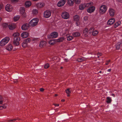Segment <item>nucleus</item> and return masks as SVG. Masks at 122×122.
I'll return each instance as SVG.
<instances>
[{"label": "nucleus", "instance_id": "f257e3e1", "mask_svg": "<svg viewBox=\"0 0 122 122\" xmlns=\"http://www.w3.org/2000/svg\"><path fill=\"white\" fill-rule=\"evenodd\" d=\"M19 34L18 33H15L13 35L14 37L13 43L15 45L18 46L19 44V42L20 40V38L19 36Z\"/></svg>", "mask_w": 122, "mask_h": 122}, {"label": "nucleus", "instance_id": "f03ea898", "mask_svg": "<svg viewBox=\"0 0 122 122\" xmlns=\"http://www.w3.org/2000/svg\"><path fill=\"white\" fill-rule=\"evenodd\" d=\"M38 21L39 19L37 18H35L31 20L29 24L30 25L34 26L37 25Z\"/></svg>", "mask_w": 122, "mask_h": 122}, {"label": "nucleus", "instance_id": "7ed1b4c3", "mask_svg": "<svg viewBox=\"0 0 122 122\" xmlns=\"http://www.w3.org/2000/svg\"><path fill=\"white\" fill-rule=\"evenodd\" d=\"M107 10V6L105 5H102L100 7L99 11L100 13L103 14L106 12Z\"/></svg>", "mask_w": 122, "mask_h": 122}, {"label": "nucleus", "instance_id": "20e7f679", "mask_svg": "<svg viewBox=\"0 0 122 122\" xmlns=\"http://www.w3.org/2000/svg\"><path fill=\"white\" fill-rule=\"evenodd\" d=\"M88 4H90V5L88 7V8L87 10V12L89 13H91L93 12L95 10V8L94 6L92 5L93 3L91 2L88 3Z\"/></svg>", "mask_w": 122, "mask_h": 122}, {"label": "nucleus", "instance_id": "39448f33", "mask_svg": "<svg viewBox=\"0 0 122 122\" xmlns=\"http://www.w3.org/2000/svg\"><path fill=\"white\" fill-rule=\"evenodd\" d=\"M10 40L9 37H6L2 39L0 42V45L4 46Z\"/></svg>", "mask_w": 122, "mask_h": 122}, {"label": "nucleus", "instance_id": "423d86ee", "mask_svg": "<svg viewBox=\"0 0 122 122\" xmlns=\"http://www.w3.org/2000/svg\"><path fill=\"white\" fill-rule=\"evenodd\" d=\"M74 19L76 21V24L77 26H79L80 24L79 21V17L77 15H75L74 17Z\"/></svg>", "mask_w": 122, "mask_h": 122}, {"label": "nucleus", "instance_id": "0eeeda50", "mask_svg": "<svg viewBox=\"0 0 122 122\" xmlns=\"http://www.w3.org/2000/svg\"><path fill=\"white\" fill-rule=\"evenodd\" d=\"M51 13L50 11L49 10L45 11L43 13L44 17L46 18L49 17L51 16Z\"/></svg>", "mask_w": 122, "mask_h": 122}, {"label": "nucleus", "instance_id": "6e6552de", "mask_svg": "<svg viewBox=\"0 0 122 122\" xmlns=\"http://www.w3.org/2000/svg\"><path fill=\"white\" fill-rule=\"evenodd\" d=\"M58 35V33L56 32H53L48 36V38H55L57 37Z\"/></svg>", "mask_w": 122, "mask_h": 122}, {"label": "nucleus", "instance_id": "1a4fd4ad", "mask_svg": "<svg viewBox=\"0 0 122 122\" xmlns=\"http://www.w3.org/2000/svg\"><path fill=\"white\" fill-rule=\"evenodd\" d=\"M90 5V4L85 3L81 4L79 5V9L80 10H81L84 9L86 7H88Z\"/></svg>", "mask_w": 122, "mask_h": 122}, {"label": "nucleus", "instance_id": "9d476101", "mask_svg": "<svg viewBox=\"0 0 122 122\" xmlns=\"http://www.w3.org/2000/svg\"><path fill=\"white\" fill-rule=\"evenodd\" d=\"M61 16L63 18L66 19H68L69 17V13L67 12H64L62 13Z\"/></svg>", "mask_w": 122, "mask_h": 122}, {"label": "nucleus", "instance_id": "9b49d317", "mask_svg": "<svg viewBox=\"0 0 122 122\" xmlns=\"http://www.w3.org/2000/svg\"><path fill=\"white\" fill-rule=\"evenodd\" d=\"M5 9L7 11L10 12L12 10L13 8L11 5L10 4H7L5 6Z\"/></svg>", "mask_w": 122, "mask_h": 122}, {"label": "nucleus", "instance_id": "f8f14e48", "mask_svg": "<svg viewBox=\"0 0 122 122\" xmlns=\"http://www.w3.org/2000/svg\"><path fill=\"white\" fill-rule=\"evenodd\" d=\"M66 2V0H60L57 4V6L59 7H61L63 6Z\"/></svg>", "mask_w": 122, "mask_h": 122}, {"label": "nucleus", "instance_id": "ddd939ff", "mask_svg": "<svg viewBox=\"0 0 122 122\" xmlns=\"http://www.w3.org/2000/svg\"><path fill=\"white\" fill-rule=\"evenodd\" d=\"M25 8L24 7H21L20 9V12L24 17L26 16V14L25 12Z\"/></svg>", "mask_w": 122, "mask_h": 122}, {"label": "nucleus", "instance_id": "4468645a", "mask_svg": "<svg viewBox=\"0 0 122 122\" xmlns=\"http://www.w3.org/2000/svg\"><path fill=\"white\" fill-rule=\"evenodd\" d=\"M30 25L29 24H25L21 26L22 29L23 30H27L29 27Z\"/></svg>", "mask_w": 122, "mask_h": 122}, {"label": "nucleus", "instance_id": "2eb2a0df", "mask_svg": "<svg viewBox=\"0 0 122 122\" xmlns=\"http://www.w3.org/2000/svg\"><path fill=\"white\" fill-rule=\"evenodd\" d=\"M83 34L85 37H87L88 35H89L88 29L87 28H86L84 30Z\"/></svg>", "mask_w": 122, "mask_h": 122}, {"label": "nucleus", "instance_id": "dca6fc26", "mask_svg": "<svg viewBox=\"0 0 122 122\" xmlns=\"http://www.w3.org/2000/svg\"><path fill=\"white\" fill-rule=\"evenodd\" d=\"M109 11L110 15L111 16H112L114 15L115 11L113 9H110L109 10Z\"/></svg>", "mask_w": 122, "mask_h": 122}, {"label": "nucleus", "instance_id": "f3484780", "mask_svg": "<svg viewBox=\"0 0 122 122\" xmlns=\"http://www.w3.org/2000/svg\"><path fill=\"white\" fill-rule=\"evenodd\" d=\"M122 46V41L118 42L116 45V48L117 49H119Z\"/></svg>", "mask_w": 122, "mask_h": 122}, {"label": "nucleus", "instance_id": "a211bd4d", "mask_svg": "<svg viewBox=\"0 0 122 122\" xmlns=\"http://www.w3.org/2000/svg\"><path fill=\"white\" fill-rule=\"evenodd\" d=\"M29 33L26 32H24L22 33L21 34V36L22 37L25 38L28 36Z\"/></svg>", "mask_w": 122, "mask_h": 122}, {"label": "nucleus", "instance_id": "6ab92c4d", "mask_svg": "<svg viewBox=\"0 0 122 122\" xmlns=\"http://www.w3.org/2000/svg\"><path fill=\"white\" fill-rule=\"evenodd\" d=\"M16 26L15 24H12L9 25L8 27L9 29L10 30H12L15 29Z\"/></svg>", "mask_w": 122, "mask_h": 122}, {"label": "nucleus", "instance_id": "aec40b11", "mask_svg": "<svg viewBox=\"0 0 122 122\" xmlns=\"http://www.w3.org/2000/svg\"><path fill=\"white\" fill-rule=\"evenodd\" d=\"M46 45V42L44 41H42L40 42L39 46L40 47H42L45 46Z\"/></svg>", "mask_w": 122, "mask_h": 122}, {"label": "nucleus", "instance_id": "412c9836", "mask_svg": "<svg viewBox=\"0 0 122 122\" xmlns=\"http://www.w3.org/2000/svg\"><path fill=\"white\" fill-rule=\"evenodd\" d=\"M115 19L112 18L110 19L107 22V24L108 25H111L115 21Z\"/></svg>", "mask_w": 122, "mask_h": 122}, {"label": "nucleus", "instance_id": "4be33fe9", "mask_svg": "<svg viewBox=\"0 0 122 122\" xmlns=\"http://www.w3.org/2000/svg\"><path fill=\"white\" fill-rule=\"evenodd\" d=\"M45 4L43 3H39L36 4V6L38 8L42 7Z\"/></svg>", "mask_w": 122, "mask_h": 122}, {"label": "nucleus", "instance_id": "5701e85b", "mask_svg": "<svg viewBox=\"0 0 122 122\" xmlns=\"http://www.w3.org/2000/svg\"><path fill=\"white\" fill-rule=\"evenodd\" d=\"M73 36L74 37L79 36L80 35V33L78 32H73L72 33Z\"/></svg>", "mask_w": 122, "mask_h": 122}, {"label": "nucleus", "instance_id": "b1692460", "mask_svg": "<svg viewBox=\"0 0 122 122\" xmlns=\"http://www.w3.org/2000/svg\"><path fill=\"white\" fill-rule=\"evenodd\" d=\"M67 1L68 4L70 6L74 4V0H67Z\"/></svg>", "mask_w": 122, "mask_h": 122}, {"label": "nucleus", "instance_id": "393cba45", "mask_svg": "<svg viewBox=\"0 0 122 122\" xmlns=\"http://www.w3.org/2000/svg\"><path fill=\"white\" fill-rule=\"evenodd\" d=\"M13 48V46L11 44H9L6 47V49L8 51H11Z\"/></svg>", "mask_w": 122, "mask_h": 122}, {"label": "nucleus", "instance_id": "a878e982", "mask_svg": "<svg viewBox=\"0 0 122 122\" xmlns=\"http://www.w3.org/2000/svg\"><path fill=\"white\" fill-rule=\"evenodd\" d=\"M31 5V3L30 1H27L25 3V5L26 7H29Z\"/></svg>", "mask_w": 122, "mask_h": 122}, {"label": "nucleus", "instance_id": "bb28decb", "mask_svg": "<svg viewBox=\"0 0 122 122\" xmlns=\"http://www.w3.org/2000/svg\"><path fill=\"white\" fill-rule=\"evenodd\" d=\"M94 30V28L93 27H91L88 29V31L89 35H92V32Z\"/></svg>", "mask_w": 122, "mask_h": 122}, {"label": "nucleus", "instance_id": "cd10ccee", "mask_svg": "<svg viewBox=\"0 0 122 122\" xmlns=\"http://www.w3.org/2000/svg\"><path fill=\"white\" fill-rule=\"evenodd\" d=\"M98 32L97 30H94L92 31V34L93 36H95L97 35L98 33Z\"/></svg>", "mask_w": 122, "mask_h": 122}, {"label": "nucleus", "instance_id": "c85d7f7f", "mask_svg": "<svg viewBox=\"0 0 122 122\" xmlns=\"http://www.w3.org/2000/svg\"><path fill=\"white\" fill-rule=\"evenodd\" d=\"M67 40L68 41H71L72 40L73 38V37L72 36H71L68 35H67Z\"/></svg>", "mask_w": 122, "mask_h": 122}, {"label": "nucleus", "instance_id": "c756f323", "mask_svg": "<svg viewBox=\"0 0 122 122\" xmlns=\"http://www.w3.org/2000/svg\"><path fill=\"white\" fill-rule=\"evenodd\" d=\"M107 102L108 103H110L112 102L111 99L110 97H107Z\"/></svg>", "mask_w": 122, "mask_h": 122}, {"label": "nucleus", "instance_id": "7c9ffc66", "mask_svg": "<svg viewBox=\"0 0 122 122\" xmlns=\"http://www.w3.org/2000/svg\"><path fill=\"white\" fill-rule=\"evenodd\" d=\"M64 39V37H61L57 39L56 41L58 42H61Z\"/></svg>", "mask_w": 122, "mask_h": 122}, {"label": "nucleus", "instance_id": "2f4dec72", "mask_svg": "<svg viewBox=\"0 0 122 122\" xmlns=\"http://www.w3.org/2000/svg\"><path fill=\"white\" fill-rule=\"evenodd\" d=\"M121 23L120 21H118L114 25V26L115 28H116Z\"/></svg>", "mask_w": 122, "mask_h": 122}, {"label": "nucleus", "instance_id": "473e14b6", "mask_svg": "<svg viewBox=\"0 0 122 122\" xmlns=\"http://www.w3.org/2000/svg\"><path fill=\"white\" fill-rule=\"evenodd\" d=\"M66 91V93L67 94V96L68 97H69L70 96L69 94L71 92L70 90V89H67Z\"/></svg>", "mask_w": 122, "mask_h": 122}, {"label": "nucleus", "instance_id": "72a5a7b5", "mask_svg": "<svg viewBox=\"0 0 122 122\" xmlns=\"http://www.w3.org/2000/svg\"><path fill=\"white\" fill-rule=\"evenodd\" d=\"M20 16L19 15H17L15 16L14 17V20L15 21H16L20 18Z\"/></svg>", "mask_w": 122, "mask_h": 122}, {"label": "nucleus", "instance_id": "f704fd0d", "mask_svg": "<svg viewBox=\"0 0 122 122\" xmlns=\"http://www.w3.org/2000/svg\"><path fill=\"white\" fill-rule=\"evenodd\" d=\"M30 40H31L30 38H28L25 40L24 41V43H26L27 44L28 43L30 42Z\"/></svg>", "mask_w": 122, "mask_h": 122}, {"label": "nucleus", "instance_id": "c9c22d12", "mask_svg": "<svg viewBox=\"0 0 122 122\" xmlns=\"http://www.w3.org/2000/svg\"><path fill=\"white\" fill-rule=\"evenodd\" d=\"M32 13L34 15L38 13L37 10L36 9H33L32 11Z\"/></svg>", "mask_w": 122, "mask_h": 122}, {"label": "nucleus", "instance_id": "e433bc0d", "mask_svg": "<svg viewBox=\"0 0 122 122\" xmlns=\"http://www.w3.org/2000/svg\"><path fill=\"white\" fill-rule=\"evenodd\" d=\"M49 44L51 45H53L55 43V41L53 40H51L49 42Z\"/></svg>", "mask_w": 122, "mask_h": 122}, {"label": "nucleus", "instance_id": "4c0bfd02", "mask_svg": "<svg viewBox=\"0 0 122 122\" xmlns=\"http://www.w3.org/2000/svg\"><path fill=\"white\" fill-rule=\"evenodd\" d=\"M27 44L26 43H24V41L22 44V46L23 47H25L27 46Z\"/></svg>", "mask_w": 122, "mask_h": 122}, {"label": "nucleus", "instance_id": "58836bf2", "mask_svg": "<svg viewBox=\"0 0 122 122\" xmlns=\"http://www.w3.org/2000/svg\"><path fill=\"white\" fill-rule=\"evenodd\" d=\"M2 26L4 28H6L8 26V24L6 23H4L2 24Z\"/></svg>", "mask_w": 122, "mask_h": 122}, {"label": "nucleus", "instance_id": "ea45409f", "mask_svg": "<svg viewBox=\"0 0 122 122\" xmlns=\"http://www.w3.org/2000/svg\"><path fill=\"white\" fill-rule=\"evenodd\" d=\"M84 60L83 58H79L77 59V61L79 62H81L83 61Z\"/></svg>", "mask_w": 122, "mask_h": 122}, {"label": "nucleus", "instance_id": "a19ab883", "mask_svg": "<svg viewBox=\"0 0 122 122\" xmlns=\"http://www.w3.org/2000/svg\"><path fill=\"white\" fill-rule=\"evenodd\" d=\"M74 2L76 4L79 3H80V0H74Z\"/></svg>", "mask_w": 122, "mask_h": 122}, {"label": "nucleus", "instance_id": "79ce46f5", "mask_svg": "<svg viewBox=\"0 0 122 122\" xmlns=\"http://www.w3.org/2000/svg\"><path fill=\"white\" fill-rule=\"evenodd\" d=\"M16 120V119H11V120H8V122H14V121H15Z\"/></svg>", "mask_w": 122, "mask_h": 122}, {"label": "nucleus", "instance_id": "37998d69", "mask_svg": "<svg viewBox=\"0 0 122 122\" xmlns=\"http://www.w3.org/2000/svg\"><path fill=\"white\" fill-rule=\"evenodd\" d=\"M49 67V64L47 63L45 64V65L44 66V68H48Z\"/></svg>", "mask_w": 122, "mask_h": 122}, {"label": "nucleus", "instance_id": "c03bdc74", "mask_svg": "<svg viewBox=\"0 0 122 122\" xmlns=\"http://www.w3.org/2000/svg\"><path fill=\"white\" fill-rule=\"evenodd\" d=\"M2 106L3 107V108H5L7 107V105L6 104H5L3 105Z\"/></svg>", "mask_w": 122, "mask_h": 122}, {"label": "nucleus", "instance_id": "a18cd8bd", "mask_svg": "<svg viewBox=\"0 0 122 122\" xmlns=\"http://www.w3.org/2000/svg\"><path fill=\"white\" fill-rule=\"evenodd\" d=\"M0 100H4L3 97L0 95Z\"/></svg>", "mask_w": 122, "mask_h": 122}, {"label": "nucleus", "instance_id": "49530a36", "mask_svg": "<svg viewBox=\"0 0 122 122\" xmlns=\"http://www.w3.org/2000/svg\"><path fill=\"white\" fill-rule=\"evenodd\" d=\"M102 55V53L101 52H98L97 53V56H101Z\"/></svg>", "mask_w": 122, "mask_h": 122}, {"label": "nucleus", "instance_id": "de8ad7c7", "mask_svg": "<svg viewBox=\"0 0 122 122\" xmlns=\"http://www.w3.org/2000/svg\"><path fill=\"white\" fill-rule=\"evenodd\" d=\"M3 7V5H2L0 4V10Z\"/></svg>", "mask_w": 122, "mask_h": 122}, {"label": "nucleus", "instance_id": "09e8293b", "mask_svg": "<svg viewBox=\"0 0 122 122\" xmlns=\"http://www.w3.org/2000/svg\"><path fill=\"white\" fill-rule=\"evenodd\" d=\"M44 90V89L43 88H40V91L41 92H43Z\"/></svg>", "mask_w": 122, "mask_h": 122}, {"label": "nucleus", "instance_id": "8fccbe9b", "mask_svg": "<svg viewBox=\"0 0 122 122\" xmlns=\"http://www.w3.org/2000/svg\"><path fill=\"white\" fill-rule=\"evenodd\" d=\"M3 100H1L0 101V104H2L3 103Z\"/></svg>", "mask_w": 122, "mask_h": 122}, {"label": "nucleus", "instance_id": "3c124183", "mask_svg": "<svg viewBox=\"0 0 122 122\" xmlns=\"http://www.w3.org/2000/svg\"><path fill=\"white\" fill-rule=\"evenodd\" d=\"M13 1H14L15 2H17L19 0H12Z\"/></svg>", "mask_w": 122, "mask_h": 122}, {"label": "nucleus", "instance_id": "603ef678", "mask_svg": "<svg viewBox=\"0 0 122 122\" xmlns=\"http://www.w3.org/2000/svg\"><path fill=\"white\" fill-rule=\"evenodd\" d=\"M111 71V69H108L107 70V71L108 72H110Z\"/></svg>", "mask_w": 122, "mask_h": 122}, {"label": "nucleus", "instance_id": "864d4df0", "mask_svg": "<svg viewBox=\"0 0 122 122\" xmlns=\"http://www.w3.org/2000/svg\"><path fill=\"white\" fill-rule=\"evenodd\" d=\"M55 106H59V105L58 104H55Z\"/></svg>", "mask_w": 122, "mask_h": 122}, {"label": "nucleus", "instance_id": "5fc2aeb1", "mask_svg": "<svg viewBox=\"0 0 122 122\" xmlns=\"http://www.w3.org/2000/svg\"><path fill=\"white\" fill-rule=\"evenodd\" d=\"M3 109V107L2 106H0V110H1Z\"/></svg>", "mask_w": 122, "mask_h": 122}, {"label": "nucleus", "instance_id": "6e6d98bb", "mask_svg": "<svg viewBox=\"0 0 122 122\" xmlns=\"http://www.w3.org/2000/svg\"><path fill=\"white\" fill-rule=\"evenodd\" d=\"M110 62V60H109L108 61H107V62H108V63H109Z\"/></svg>", "mask_w": 122, "mask_h": 122}, {"label": "nucleus", "instance_id": "4d7b16f0", "mask_svg": "<svg viewBox=\"0 0 122 122\" xmlns=\"http://www.w3.org/2000/svg\"><path fill=\"white\" fill-rule=\"evenodd\" d=\"M112 96L113 97H115V95L114 94H112Z\"/></svg>", "mask_w": 122, "mask_h": 122}, {"label": "nucleus", "instance_id": "13d9d810", "mask_svg": "<svg viewBox=\"0 0 122 122\" xmlns=\"http://www.w3.org/2000/svg\"><path fill=\"white\" fill-rule=\"evenodd\" d=\"M118 1L120 2H122V0H117Z\"/></svg>", "mask_w": 122, "mask_h": 122}, {"label": "nucleus", "instance_id": "bf43d9fd", "mask_svg": "<svg viewBox=\"0 0 122 122\" xmlns=\"http://www.w3.org/2000/svg\"><path fill=\"white\" fill-rule=\"evenodd\" d=\"M108 64H109V63H108V62H107V63H106V65H107Z\"/></svg>", "mask_w": 122, "mask_h": 122}, {"label": "nucleus", "instance_id": "052dcab7", "mask_svg": "<svg viewBox=\"0 0 122 122\" xmlns=\"http://www.w3.org/2000/svg\"><path fill=\"white\" fill-rule=\"evenodd\" d=\"M61 101L62 102H64V101H65V100H61Z\"/></svg>", "mask_w": 122, "mask_h": 122}, {"label": "nucleus", "instance_id": "680f3d73", "mask_svg": "<svg viewBox=\"0 0 122 122\" xmlns=\"http://www.w3.org/2000/svg\"><path fill=\"white\" fill-rule=\"evenodd\" d=\"M1 20H2L1 18V17H0V22Z\"/></svg>", "mask_w": 122, "mask_h": 122}, {"label": "nucleus", "instance_id": "e2e57ef3", "mask_svg": "<svg viewBox=\"0 0 122 122\" xmlns=\"http://www.w3.org/2000/svg\"><path fill=\"white\" fill-rule=\"evenodd\" d=\"M63 68V67H62V66H61V69H62Z\"/></svg>", "mask_w": 122, "mask_h": 122}, {"label": "nucleus", "instance_id": "0e129e2a", "mask_svg": "<svg viewBox=\"0 0 122 122\" xmlns=\"http://www.w3.org/2000/svg\"><path fill=\"white\" fill-rule=\"evenodd\" d=\"M102 72L101 71H100L99 72L100 73H102Z\"/></svg>", "mask_w": 122, "mask_h": 122}, {"label": "nucleus", "instance_id": "69168bd1", "mask_svg": "<svg viewBox=\"0 0 122 122\" xmlns=\"http://www.w3.org/2000/svg\"><path fill=\"white\" fill-rule=\"evenodd\" d=\"M97 56V57H98V58H99V56H100V55H99V56Z\"/></svg>", "mask_w": 122, "mask_h": 122}, {"label": "nucleus", "instance_id": "338daca9", "mask_svg": "<svg viewBox=\"0 0 122 122\" xmlns=\"http://www.w3.org/2000/svg\"><path fill=\"white\" fill-rule=\"evenodd\" d=\"M33 1H37L38 0H33Z\"/></svg>", "mask_w": 122, "mask_h": 122}, {"label": "nucleus", "instance_id": "774afa93", "mask_svg": "<svg viewBox=\"0 0 122 122\" xmlns=\"http://www.w3.org/2000/svg\"><path fill=\"white\" fill-rule=\"evenodd\" d=\"M57 94H55V96H57Z\"/></svg>", "mask_w": 122, "mask_h": 122}]
</instances>
